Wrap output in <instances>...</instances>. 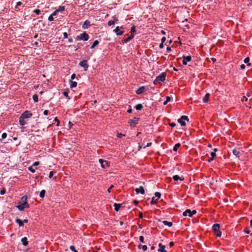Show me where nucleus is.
<instances>
[{
	"label": "nucleus",
	"instance_id": "f257e3e1",
	"mask_svg": "<svg viewBox=\"0 0 252 252\" xmlns=\"http://www.w3.org/2000/svg\"><path fill=\"white\" fill-rule=\"evenodd\" d=\"M89 39V35L86 32H84L80 34L75 37V40L77 41H87Z\"/></svg>",
	"mask_w": 252,
	"mask_h": 252
},
{
	"label": "nucleus",
	"instance_id": "f03ea898",
	"mask_svg": "<svg viewBox=\"0 0 252 252\" xmlns=\"http://www.w3.org/2000/svg\"><path fill=\"white\" fill-rule=\"evenodd\" d=\"M220 225L218 223L214 224L212 226V229L214 232L215 235L218 237H220L221 235V232L220 230Z\"/></svg>",
	"mask_w": 252,
	"mask_h": 252
},
{
	"label": "nucleus",
	"instance_id": "7ed1b4c3",
	"mask_svg": "<svg viewBox=\"0 0 252 252\" xmlns=\"http://www.w3.org/2000/svg\"><path fill=\"white\" fill-rule=\"evenodd\" d=\"M166 76V73L165 72H162L160 74H159L158 76L157 77L156 79L154 80V83L156 84L159 81L163 82L165 80V77Z\"/></svg>",
	"mask_w": 252,
	"mask_h": 252
},
{
	"label": "nucleus",
	"instance_id": "20e7f679",
	"mask_svg": "<svg viewBox=\"0 0 252 252\" xmlns=\"http://www.w3.org/2000/svg\"><path fill=\"white\" fill-rule=\"evenodd\" d=\"M19 205L17 206L18 209L20 211H23L25 208H29L30 206L27 202H19Z\"/></svg>",
	"mask_w": 252,
	"mask_h": 252
},
{
	"label": "nucleus",
	"instance_id": "39448f33",
	"mask_svg": "<svg viewBox=\"0 0 252 252\" xmlns=\"http://www.w3.org/2000/svg\"><path fill=\"white\" fill-rule=\"evenodd\" d=\"M99 162L100 163L102 168H105L106 167H108L110 165V162L106 160H104L102 159H99Z\"/></svg>",
	"mask_w": 252,
	"mask_h": 252
},
{
	"label": "nucleus",
	"instance_id": "423d86ee",
	"mask_svg": "<svg viewBox=\"0 0 252 252\" xmlns=\"http://www.w3.org/2000/svg\"><path fill=\"white\" fill-rule=\"evenodd\" d=\"M79 65L83 67L85 71L88 70L89 65L87 64V60H83L80 62Z\"/></svg>",
	"mask_w": 252,
	"mask_h": 252
},
{
	"label": "nucleus",
	"instance_id": "0eeeda50",
	"mask_svg": "<svg viewBox=\"0 0 252 252\" xmlns=\"http://www.w3.org/2000/svg\"><path fill=\"white\" fill-rule=\"evenodd\" d=\"M191 58L190 56H183V64L184 65H186L187 64V62H189L191 61Z\"/></svg>",
	"mask_w": 252,
	"mask_h": 252
},
{
	"label": "nucleus",
	"instance_id": "6e6552de",
	"mask_svg": "<svg viewBox=\"0 0 252 252\" xmlns=\"http://www.w3.org/2000/svg\"><path fill=\"white\" fill-rule=\"evenodd\" d=\"M32 114L29 111H26L24 112L22 115L21 116L22 118L24 119L31 118L32 116Z\"/></svg>",
	"mask_w": 252,
	"mask_h": 252
},
{
	"label": "nucleus",
	"instance_id": "1a4fd4ad",
	"mask_svg": "<svg viewBox=\"0 0 252 252\" xmlns=\"http://www.w3.org/2000/svg\"><path fill=\"white\" fill-rule=\"evenodd\" d=\"M139 120V118H134V119L130 120L129 121V123L130 124L131 126H135L136 124H137Z\"/></svg>",
	"mask_w": 252,
	"mask_h": 252
},
{
	"label": "nucleus",
	"instance_id": "9d476101",
	"mask_svg": "<svg viewBox=\"0 0 252 252\" xmlns=\"http://www.w3.org/2000/svg\"><path fill=\"white\" fill-rule=\"evenodd\" d=\"M135 190L137 194L141 193L142 194H144L145 193V190L142 186H140L138 188H136Z\"/></svg>",
	"mask_w": 252,
	"mask_h": 252
},
{
	"label": "nucleus",
	"instance_id": "9b49d317",
	"mask_svg": "<svg viewBox=\"0 0 252 252\" xmlns=\"http://www.w3.org/2000/svg\"><path fill=\"white\" fill-rule=\"evenodd\" d=\"M159 249H158V252H167L165 249V246L163 245L161 243L158 244Z\"/></svg>",
	"mask_w": 252,
	"mask_h": 252
},
{
	"label": "nucleus",
	"instance_id": "f8f14e48",
	"mask_svg": "<svg viewBox=\"0 0 252 252\" xmlns=\"http://www.w3.org/2000/svg\"><path fill=\"white\" fill-rule=\"evenodd\" d=\"M90 26V21L89 20H86L82 26V28L83 29H88Z\"/></svg>",
	"mask_w": 252,
	"mask_h": 252
},
{
	"label": "nucleus",
	"instance_id": "ddd939ff",
	"mask_svg": "<svg viewBox=\"0 0 252 252\" xmlns=\"http://www.w3.org/2000/svg\"><path fill=\"white\" fill-rule=\"evenodd\" d=\"M183 215L184 216L191 217V210L190 209H187L185 212H184Z\"/></svg>",
	"mask_w": 252,
	"mask_h": 252
},
{
	"label": "nucleus",
	"instance_id": "4468645a",
	"mask_svg": "<svg viewBox=\"0 0 252 252\" xmlns=\"http://www.w3.org/2000/svg\"><path fill=\"white\" fill-rule=\"evenodd\" d=\"M145 91V88L144 86H142L140 87L136 91V93L137 94H141L143 93Z\"/></svg>",
	"mask_w": 252,
	"mask_h": 252
},
{
	"label": "nucleus",
	"instance_id": "2eb2a0df",
	"mask_svg": "<svg viewBox=\"0 0 252 252\" xmlns=\"http://www.w3.org/2000/svg\"><path fill=\"white\" fill-rule=\"evenodd\" d=\"M233 154L236 156L237 157L239 158L240 157V151L239 149H234L232 151Z\"/></svg>",
	"mask_w": 252,
	"mask_h": 252
},
{
	"label": "nucleus",
	"instance_id": "dca6fc26",
	"mask_svg": "<svg viewBox=\"0 0 252 252\" xmlns=\"http://www.w3.org/2000/svg\"><path fill=\"white\" fill-rule=\"evenodd\" d=\"M21 242L22 243V244L24 246H27L28 244V241L27 237H26L22 238Z\"/></svg>",
	"mask_w": 252,
	"mask_h": 252
},
{
	"label": "nucleus",
	"instance_id": "f3484780",
	"mask_svg": "<svg viewBox=\"0 0 252 252\" xmlns=\"http://www.w3.org/2000/svg\"><path fill=\"white\" fill-rule=\"evenodd\" d=\"M210 94L209 93H207L204 97L203 98V102L204 103H206L208 101L209 98Z\"/></svg>",
	"mask_w": 252,
	"mask_h": 252
},
{
	"label": "nucleus",
	"instance_id": "a211bd4d",
	"mask_svg": "<svg viewBox=\"0 0 252 252\" xmlns=\"http://www.w3.org/2000/svg\"><path fill=\"white\" fill-rule=\"evenodd\" d=\"M25 119L24 118H22V117L21 116L19 118V123L21 126H24L26 124V122L25 121Z\"/></svg>",
	"mask_w": 252,
	"mask_h": 252
},
{
	"label": "nucleus",
	"instance_id": "6ab92c4d",
	"mask_svg": "<svg viewBox=\"0 0 252 252\" xmlns=\"http://www.w3.org/2000/svg\"><path fill=\"white\" fill-rule=\"evenodd\" d=\"M173 179L175 181H177L179 180H180L181 181H183L184 180V178L181 177L177 175H174L173 176Z\"/></svg>",
	"mask_w": 252,
	"mask_h": 252
},
{
	"label": "nucleus",
	"instance_id": "aec40b11",
	"mask_svg": "<svg viewBox=\"0 0 252 252\" xmlns=\"http://www.w3.org/2000/svg\"><path fill=\"white\" fill-rule=\"evenodd\" d=\"M15 222L18 223L20 226H23L24 225V223L23 221L20 219L17 218L15 220Z\"/></svg>",
	"mask_w": 252,
	"mask_h": 252
},
{
	"label": "nucleus",
	"instance_id": "412c9836",
	"mask_svg": "<svg viewBox=\"0 0 252 252\" xmlns=\"http://www.w3.org/2000/svg\"><path fill=\"white\" fill-rule=\"evenodd\" d=\"M121 206V204L115 203L114 204V207L115 210L116 211H117V212L119 211Z\"/></svg>",
	"mask_w": 252,
	"mask_h": 252
},
{
	"label": "nucleus",
	"instance_id": "4be33fe9",
	"mask_svg": "<svg viewBox=\"0 0 252 252\" xmlns=\"http://www.w3.org/2000/svg\"><path fill=\"white\" fill-rule=\"evenodd\" d=\"M77 82H73L72 80H70V87L71 88H75L77 86Z\"/></svg>",
	"mask_w": 252,
	"mask_h": 252
},
{
	"label": "nucleus",
	"instance_id": "5701e85b",
	"mask_svg": "<svg viewBox=\"0 0 252 252\" xmlns=\"http://www.w3.org/2000/svg\"><path fill=\"white\" fill-rule=\"evenodd\" d=\"M98 44H99V41L97 40H95V41H94L93 44L91 46V48L93 49V48H95L96 46H97L98 45Z\"/></svg>",
	"mask_w": 252,
	"mask_h": 252
},
{
	"label": "nucleus",
	"instance_id": "b1692460",
	"mask_svg": "<svg viewBox=\"0 0 252 252\" xmlns=\"http://www.w3.org/2000/svg\"><path fill=\"white\" fill-rule=\"evenodd\" d=\"M162 223L165 225H167L168 227H171L172 226V223L171 222H169L166 220H164L162 221Z\"/></svg>",
	"mask_w": 252,
	"mask_h": 252
},
{
	"label": "nucleus",
	"instance_id": "393cba45",
	"mask_svg": "<svg viewBox=\"0 0 252 252\" xmlns=\"http://www.w3.org/2000/svg\"><path fill=\"white\" fill-rule=\"evenodd\" d=\"M133 37H134V34H132L128 37L125 39V42L126 43H127L128 41H129L130 40H131V39H132L133 38Z\"/></svg>",
	"mask_w": 252,
	"mask_h": 252
},
{
	"label": "nucleus",
	"instance_id": "a878e982",
	"mask_svg": "<svg viewBox=\"0 0 252 252\" xmlns=\"http://www.w3.org/2000/svg\"><path fill=\"white\" fill-rule=\"evenodd\" d=\"M178 122L180 123L182 126H185L186 125L185 122L181 119V117L178 120Z\"/></svg>",
	"mask_w": 252,
	"mask_h": 252
},
{
	"label": "nucleus",
	"instance_id": "bb28decb",
	"mask_svg": "<svg viewBox=\"0 0 252 252\" xmlns=\"http://www.w3.org/2000/svg\"><path fill=\"white\" fill-rule=\"evenodd\" d=\"M64 10H65L64 6H60L59 7V8L57 9V11H58V12H63V11H64Z\"/></svg>",
	"mask_w": 252,
	"mask_h": 252
},
{
	"label": "nucleus",
	"instance_id": "cd10ccee",
	"mask_svg": "<svg viewBox=\"0 0 252 252\" xmlns=\"http://www.w3.org/2000/svg\"><path fill=\"white\" fill-rule=\"evenodd\" d=\"M137 110H141L143 108V105L141 104H138L135 106Z\"/></svg>",
	"mask_w": 252,
	"mask_h": 252
},
{
	"label": "nucleus",
	"instance_id": "c85d7f7f",
	"mask_svg": "<svg viewBox=\"0 0 252 252\" xmlns=\"http://www.w3.org/2000/svg\"><path fill=\"white\" fill-rule=\"evenodd\" d=\"M158 199H156V197H153L152 198V201L151 202V204H156L158 202Z\"/></svg>",
	"mask_w": 252,
	"mask_h": 252
},
{
	"label": "nucleus",
	"instance_id": "c756f323",
	"mask_svg": "<svg viewBox=\"0 0 252 252\" xmlns=\"http://www.w3.org/2000/svg\"><path fill=\"white\" fill-rule=\"evenodd\" d=\"M135 32H136V27L135 26H133L131 27V30H130L131 34H134V33Z\"/></svg>",
	"mask_w": 252,
	"mask_h": 252
},
{
	"label": "nucleus",
	"instance_id": "7c9ffc66",
	"mask_svg": "<svg viewBox=\"0 0 252 252\" xmlns=\"http://www.w3.org/2000/svg\"><path fill=\"white\" fill-rule=\"evenodd\" d=\"M244 62L245 63L247 64L248 66L251 65V63H249V62H250L249 57H247L246 58H245Z\"/></svg>",
	"mask_w": 252,
	"mask_h": 252
},
{
	"label": "nucleus",
	"instance_id": "2f4dec72",
	"mask_svg": "<svg viewBox=\"0 0 252 252\" xmlns=\"http://www.w3.org/2000/svg\"><path fill=\"white\" fill-rule=\"evenodd\" d=\"M180 146H181L180 143H177L176 144H175V145L174 146L173 149V151H177L178 148H179L180 147Z\"/></svg>",
	"mask_w": 252,
	"mask_h": 252
},
{
	"label": "nucleus",
	"instance_id": "473e14b6",
	"mask_svg": "<svg viewBox=\"0 0 252 252\" xmlns=\"http://www.w3.org/2000/svg\"><path fill=\"white\" fill-rule=\"evenodd\" d=\"M45 190L43 189L40 191L39 196L41 198H43L45 196Z\"/></svg>",
	"mask_w": 252,
	"mask_h": 252
},
{
	"label": "nucleus",
	"instance_id": "72a5a7b5",
	"mask_svg": "<svg viewBox=\"0 0 252 252\" xmlns=\"http://www.w3.org/2000/svg\"><path fill=\"white\" fill-rule=\"evenodd\" d=\"M32 99L33 100V101L35 102H36L38 101V95L35 94H34L33 96H32Z\"/></svg>",
	"mask_w": 252,
	"mask_h": 252
},
{
	"label": "nucleus",
	"instance_id": "f704fd0d",
	"mask_svg": "<svg viewBox=\"0 0 252 252\" xmlns=\"http://www.w3.org/2000/svg\"><path fill=\"white\" fill-rule=\"evenodd\" d=\"M28 169L29 171H30L32 173H34L35 171V168H33V166H31L28 167Z\"/></svg>",
	"mask_w": 252,
	"mask_h": 252
},
{
	"label": "nucleus",
	"instance_id": "c9c22d12",
	"mask_svg": "<svg viewBox=\"0 0 252 252\" xmlns=\"http://www.w3.org/2000/svg\"><path fill=\"white\" fill-rule=\"evenodd\" d=\"M27 196L25 195V196H23L22 198H21V201L20 202H27Z\"/></svg>",
	"mask_w": 252,
	"mask_h": 252
},
{
	"label": "nucleus",
	"instance_id": "e433bc0d",
	"mask_svg": "<svg viewBox=\"0 0 252 252\" xmlns=\"http://www.w3.org/2000/svg\"><path fill=\"white\" fill-rule=\"evenodd\" d=\"M63 94L67 98L69 99V97L68 96V91H64L63 92Z\"/></svg>",
	"mask_w": 252,
	"mask_h": 252
},
{
	"label": "nucleus",
	"instance_id": "4c0bfd02",
	"mask_svg": "<svg viewBox=\"0 0 252 252\" xmlns=\"http://www.w3.org/2000/svg\"><path fill=\"white\" fill-rule=\"evenodd\" d=\"M33 12L37 15H39L41 13V11L39 9H35L33 10Z\"/></svg>",
	"mask_w": 252,
	"mask_h": 252
},
{
	"label": "nucleus",
	"instance_id": "58836bf2",
	"mask_svg": "<svg viewBox=\"0 0 252 252\" xmlns=\"http://www.w3.org/2000/svg\"><path fill=\"white\" fill-rule=\"evenodd\" d=\"M181 119L183 120L184 121L186 120L187 121H189V120L188 117L186 116H182L181 117Z\"/></svg>",
	"mask_w": 252,
	"mask_h": 252
},
{
	"label": "nucleus",
	"instance_id": "ea45409f",
	"mask_svg": "<svg viewBox=\"0 0 252 252\" xmlns=\"http://www.w3.org/2000/svg\"><path fill=\"white\" fill-rule=\"evenodd\" d=\"M55 173H56L55 171H50L49 172V177L50 178H51L53 177V175Z\"/></svg>",
	"mask_w": 252,
	"mask_h": 252
},
{
	"label": "nucleus",
	"instance_id": "a19ab883",
	"mask_svg": "<svg viewBox=\"0 0 252 252\" xmlns=\"http://www.w3.org/2000/svg\"><path fill=\"white\" fill-rule=\"evenodd\" d=\"M155 194V196H156L155 197H158L157 199H158V198H159L160 197L161 193L160 192H156Z\"/></svg>",
	"mask_w": 252,
	"mask_h": 252
},
{
	"label": "nucleus",
	"instance_id": "79ce46f5",
	"mask_svg": "<svg viewBox=\"0 0 252 252\" xmlns=\"http://www.w3.org/2000/svg\"><path fill=\"white\" fill-rule=\"evenodd\" d=\"M22 4V2L21 1H18L17 2L16 5L15 6V8L18 9L19 7Z\"/></svg>",
	"mask_w": 252,
	"mask_h": 252
},
{
	"label": "nucleus",
	"instance_id": "37998d69",
	"mask_svg": "<svg viewBox=\"0 0 252 252\" xmlns=\"http://www.w3.org/2000/svg\"><path fill=\"white\" fill-rule=\"evenodd\" d=\"M139 240L141 242L143 243H144L145 242H144V238L143 236H140L139 237Z\"/></svg>",
	"mask_w": 252,
	"mask_h": 252
},
{
	"label": "nucleus",
	"instance_id": "c03bdc74",
	"mask_svg": "<svg viewBox=\"0 0 252 252\" xmlns=\"http://www.w3.org/2000/svg\"><path fill=\"white\" fill-rule=\"evenodd\" d=\"M115 23V21H113V20H111V21H109L108 22V25L109 26H110L113 24H114Z\"/></svg>",
	"mask_w": 252,
	"mask_h": 252
},
{
	"label": "nucleus",
	"instance_id": "a18cd8bd",
	"mask_svg": "<svg viewBox=\"0 0 252 252\" xmlns=\"http://www.w3.org/2000/svg\"><path fill=\"white\" fill-rule=\"evenodd\" d=\"M140 246H142V249L144 251H145L147 250V246L146 245H143V246L140 245L139 247H140Z\"/></svg>",
	"mask_w": 252,
	"mask_h": 252
},
{
	"label": "nucleus",
	"instance_id": "49530a36",
	"mask_svg": "<svg viewBox=\"0 0 252 252\" xmlns=\"http://www.w3.org/2000/svg\"><path fill=\"white\" fill-rule=\"evenodd\" d=\"M48 20L50 22L53 21L54 20L53 16L50 15L48 17Z\"/></svg>",
	"mask_w": 252,
	"mask_h": 252
},
{
	"label": "nucleus",
	"instance_id": "de8ad7c7",
	"mask_svg": "<svg viewBox=\"0 0 252 252\" xmlns=\"http://www.w3.org/2000/svg\"><path fill=\"white\" fill-rule=\"evenodd\" d=\"M5 193V190L4 189H1L0 191V195H3Z\"/></svg>",
	"mask_w": 252,
	"mask_h": 252
},
{
	"label": "nucleus",
	"instance_id": "09e8293b",
	"mask_svg": "<svg viewBox=\"0 0 252 252\" xmlns=\"http://www.w3.org/2000/svg\"><path fill=\"white\" fill-rule=\"evenodd\" d=\"M7 137V134L6 133H3L1 135L2 139H5Z\"/></svg>",
	"mask_w": 252,
	"mask_h": 252
},
{
	"label": "nucleus",
	"instance_id": "8fccbe9b",
	"mask_svg": "<svg viewBox=\"0 0 252 252\" xmlns=\"http://www.w3.org/2000/svg\"><path fill=\"white\" fill-rule=\"evenodd\" d=\"M120 27H117L114 30V31L117 33V32H118L119 31H120Z\"/></svg>",
	"mask_w": 252,
	"mask_h": 252
},
{
	"label": "nucleus",
	"instance_id": "3c124183",
	"mask_svg": "<svg viewBox=\"0 0 252 252\" xmlns=\"http://www.w3.org/2000/svg\"><path fill=\"white\" fill-rule=\"evenodd\" d=\"M151 145H152V143L151 142L148 143L147 144L146 146H144L143 149H145L146 147H150V146H151Z\"/></svg>",
	"mask_w": 252,
	"mask_h": 252
},
{
	"label": "nucleus",
	"instance_id": "603ef678",
	"mask_svg": "<svg viewBox=\"0 0 252 252\" xmlns=\"http://www.w3.org/2000/svg\"><path fill=\"white\" fill-rule=\"evenodd\" d=\"M247 100H248V98L245 96H243V97L241 99V101L244 102V101H247Z\"/></svg>",
	"mask_w": 252,
	"mask_h": 252
},
{
	"label": "nucleus",
	"instance_id": "864d4df0",
	"mask_svg": "<svg viewBox=\"0 0 252 252\" xmlns=\"http://www.w3.org/2000/svg\"><path fill=\"white\" fill-rule=\"evenodd\" d=\"M70 250L73 252L76 251L75 247L73 246H70Z\"/></svg>",
	"mask_w": 252,
	"mask_h": 252
},
{
	"label": "nucleus",
	"instance_id": "5fc2aeb1",
	"mask_svg": "<svg viewBox=\"0 0 252 252\" xmlns=\"http://www.w3.org/2000/svg\"><path fill=\"white\" fill-rule=\"evenodd\" d=\"M63 35L64 38H68V34L67 32H64L63 33Z\"/></svg>",
	"mask_w": 252,
	"mask_h": 252
},
{
	"label": "nucleus",
	"instance_id": "6e6d98bb",
	"mask_svg": "<svg viewBox=\"0 0 252 252\" xmlns=\"http://www.w3.org/2000/svg\"><path fill=\"white\" fill-rule=\"evenodd\" d=\"M75 77H76V75H75V74H74H74H72L71 75V80H72H72L74 79Z\"/></svg>",
	"mask_w": 252,
	"mask_h": 252
},
{
	"label": "nucleus",
	"instance_id": "4d7b16f0",
	"mask_svg": "<svg viewBox=\"0 0 252 252\" xmlns=\"http://www.w3.org/2000/svg\"><path fill=\"white\" fill-rule=\"evenodd\" d=\"M244 232L247 234H249L250 233V230L248 228H246L244 230Z\"/></svg>",
	"mask_w": 252,
	"mask_h": 252
},
{
	"label": "nucleus",
	"instance_id": "13d9d810",
	"mask_svg": "<svg viewBox=\"0 0 252 252\" xmlns=\"http://www.w3.org/2000/svg\"><path fill=\"white\" fill-rule=\"evenodd\" d=\"M58 13V11H57V10H56L55 11H54L52 14H51L52 16H56Z\"/></svg>",
	"mask_w": 252,
	"mask_h": 252
},
{
	"label": "nucleus",
	"instance_id": "bf43d9fd",
	"mask_svg": "<svg viewBox=\"0 0 252 252\" xmlns=\"http://www.w3.org/2000/svg\"><path fill=\"white\" fill-rule=\"evenodd\" d=\"M211 156L212 158H214L216 156V153L215 152H211Z\"/></svg>",
	"mask_w": 252,
	"mask_h": 252
},
{
	"label": "nucleus",
	"instance_id": "052dcab7",
	"mask_svg": "<svg viewBox=\"0 0 252 252\" xmlns=\"http://www.w3.org/2000/svg\"><path fill=\"white\" fill-rule=\"evenodd\" d=\"M196 213V211L195 210L191 211V217L193 216V215L195 214Z\"/></svg>",
	"mask_w": 252,
	"mask_h": 252
},
{
	"label": "nucleus",
	"instance_id": "680f3d73",
	"mask_svg": "<svg viewBox=\"0 0 252 252\" xmlns=\"http://www.w3.org/2000/svg\"><path fill=\"white\" fill-rule=\"evenodd\" d=\"M170 100H171V98H170V96H167L166 97V101L167 102H168L169 101H170Z\"/></svg>",
	"mask_w": 252,
	"mask_h": 252
},
{
	"label": "nucleus",
	"instance_id": "e2e57ef3",
	"mask_svg": "<svg viewBox=\"0 0 252 252\" xmlns=\"http://www.w3.org/2000/svg\"><path fill=\"white\" fill-rule=\"evenodd\" d=\"M39 163L38 161H35L33 163L32 166H35L39 165Z\"/></svg>",
	"mask_w": 252,
	"mask_h": 252
},
{
	"label": "nucleus",
	"instance_id": "0e129e2a",
	"mask_svg": "<svg viewBox=\"0 0 252 252\" xmlns=\"http://www.w3.org/2000/svg\"><path fill=\"white\" fill-rule=\"evenodd\" d=\"M68 47H74V50L76 51L78 50V48L77 47H76L75 45H69Z\"/></svg>",
	"mask_w": 252,
	"mask_h": 252
},
{
	"label": "nucleus",
	"instance_id": "69168bd1",
	"mask_svg": "<svg viewBox=\"0 0 252 252\" xmlns=\"http://www.w3.org/2000/svg\"><path fill=\"white\" fill-rule=\"evenodd\" d=\"M124 136H125V135L122 133H118L117 135L118 137L119 138H121Z\"/></svg>",
	"mask_w": 252,
	"mask_h": 252
},
{
	"label": "nucleus",
	"instance_id": "338daca9",
	"mask_svg": "<svg viewBox=\"0 0 252 252\" xmlns=\"http://www.w3.org/2000/svg\"><path fill=\"white\" fill-rule=\"evenodd\" d=\"M48 113H49V111H48V110H44V112H43V114H44V115H47L48 114Z\"/></svg>",
	"mask_w": 252,
	"mask_h": 252
},
{
	"label": "nucleus",
	"instance_id": "774afa93",
	"mask_svg": "<svg viewBox=\"0 0 252 252\" xmlns=\"http://www.w3.org/2000/svg\"><path fill=\"white\" fill-rule=\"evenodd\" d=\"M245 67H246V66L244 64H242L240 66V68L241 69H244L245 68Z\"/></svg>",
	"mask_w": 252,
	"mask_h": 252
}]
</instances>
